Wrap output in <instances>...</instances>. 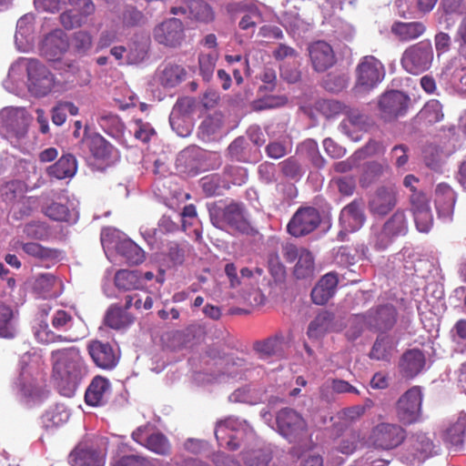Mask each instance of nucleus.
I'll use <instances>...</instances> for the list:
<instances>
[{
    "label": "nucleus",
    "instance_id": "1",
    "mask_svg": "<svg viewBox=\"0 0 466 466\" xmlns=\"http://www.w3.org/2000/svg\"><path fill=\"white\" fill-rule=\"evenodd\" d=\"M50 362L52 379L58 391L65 397H73L87 374L79 349L68 347L52 350Z\"/></svg>",
    "mask_w": 466,
    "mask_h": 466
},
{
    "label": "nucleus",
    "instance_id": "2",
    "mask_svg": "<svg viewBox=\"0 0 466 466\" xmlns=\"http://www.w3.org/2000/svg\"><path fill=\"white\" fill-rule=\"evenodd\" d=\"M31 210L39 209L46 217L57 222L75 224L78 220V203L65 193L50 191L31 199Z\"/></svg>",
    "mask_w": 466,
    "mask_h": 466
},
{
    "label": "nucleus",
    "instance_id": "3",
    "mask_svg": "<svg viewBox=\"0 0 466 466\" xmlns=\"http://www.w3.org/2000/svg\"><path fill=\"white\" fill-rule=\"evenodd\" d=\"M101 244L108 258L116 252L131 264H139L145 258V252L125 233L113 228H106L101 232Z\"/></svg>",
    "mask_w": 466,
    "mask_h": 466
},
{
    "label": "nucleus",
    "instance_id": "4",
    "mask_svg": "<svg viewBox=\"0 0 466 466\" xmlns=\"http://www.w3.org/2000/svg\"><path fill=\"white\" fill-rule=\"evenodd\" d=\"M396 317V310L391 305H384L370 310L369 315H355L349 320L346 336L350 340L360 337L364 328L387 329L390 327Z\"/></svg>",
    "mask_w": 466,
    "mask_h": 466
},
{
    "label": "nucleus",
    "instance_id": "5",
    "mask_svg": "<svg viewBox=\"0 0 466 466\" xmlns=\"http://www.w3.org/2000/svg\"><path fill=\"white\" fill-rule=\"evenodd\" d=\"M355 73L354 94L357 96H365L384 79L385 67L377 57L365 56L360 58Z\"/></svg>",
    "mask_w": 466,
    "mask_h": 466
},
{
    "label": "nucleus",
    "instance_id": "6",
    "mask_svg": "<svg viewBox=\"0 0 466 466\" xmlns=\"http://www.w3.org/2000/svg\"><path fill=\"white\" fill-rule=\"evenodd\" d=\"M419 179L413 175H407L403 185L411 192L410 197V211L412 212L417 229L428 233L433 225V215L428 198L420 191H417Z\"/></svg>",
    "mask_w": 466,
    "mask_h": 466
},
{
    "label": "nucleus",
    "instance_id": "7",
    "mask_svg": "<svg viewBox=\"0 0 466 466\" xmlns=\"http://www.w3.org/2000/svg\"><path fill=\"white\" fill-rule=\"evenodd\" d=\"M211 223L218 228L232 234H248L251 228L247 220L244 208L238 203H230L224 208H215L209 212Z\"/></svg>",
    "mask_w": 466,
    "mask_h": 466
},
{
    "label": "nucleus",
    "instance_id": "8",
    "mask_svg": "<svg viewBox=\"0 0 466 466\" xmlns=\"http://www.w3.org/2000/svg\"><path fill=\"white\" fill-rule=\"evenodd\" d=\"M215 436L219 446L231 451L239 447V441L255 439L252 429L245 420L231 417L217 424Z\"/></svg>",
    "mask_w": 466,
    "mask_h": 466
},
{
    "label": "nucleus",
    "instance_id": "9",
    "mask_svg": "<svg viewBox=\"0 0 466 466\" xmlns=\"http://www.w3.org/2000/svg\"><path fill=\"white\" fill-rule=\"evenodd\" d=\"M433 61V49L430 41H420L407 48L401 57L403 68L413 75L428 70Z\"/></svg>",
    "mask_w": 466,
    "mask_h": 466
},
{
    "label": "nucleus",
    "instance_id": "10",
    "mask_svg": "<svg viewBox=\"0 0 466 466\" xmlns=\"http://www.w3.org/2000/svg\"><path fill=\"white\" fill-rule=\"evenodd\" d=\"M405 438L406 431L400 425L381 422L372 429L368 441L376 449L389 451L400 446Z\"/></svg>",
    "mask_w": 466,
    "mask_h": 466
},
{
    "label": "nucleus",
    "instance_id": "11",
    "mask_svg": "<svg viewBox=\"0 0 466 466\" xmlns=\"http://www.w3.org/2000/svg\"><path fill=\"white\" fill-rule=\"evenodd\" d=\"M278 431L289 442H297L306 435L308 426L303 417L296 410L282 409L276 416Z\"/></svg>",
    "mask_w": 466,
    "mask_h": 466
},
{
    "label": "nucleus",
    "instance_id": "12",
    "mask_svg": "<svg viewBox=\"0 0 466 466\" xmlns=\"http://www.w3.org/2000/svg\"><path fill=\"white\" fill-rule=\"evenodd\" d=\"M283 257L288 262H295L294 275L297 279H307L313 276L315 271L314 258L310 251L293 244L283 246Z\"/></svg>",
    "mask_w": 466,
    "mask_h": 466
},
{
    "label": "nucleus",
    "instance_id": "13",
    "mask_svg": "<svg viewBox=\"0 0 466 466\" xmlns=\"http://www.w3.org/2000/svg\"><path fill=\"white\" fill-rule=\"evenodd\" d=\"M422 404L421 389L418 386L408 390L399 400L397 414L405 424L416 422L420 417Z\"/></svg>",
    "mask_w": 466,
    "mask_h": 466
},
{
    "label": "nucleus",
    "instance_id": "14",
    "mask_svg": "<svg viewBox=\"0 0 466 466\" xmlns=\"http://www.w3.org/2000/svg\"><path fill=\"white\" fill-rule=\"evenodd\" d=\"M410 98L403 92L391 90L384 93L379 99L380 116L387 121L405 115Z\"/></svg>",
    "mask_w": 466,
    "mask_h": 466
},
{
    "label": "nucleus",
    "instance_id": "15",
    "mask_svg": "<svg viewBox=\"0 0 466 466\" xmlns=\"http://www.w3.org/2000/svg\"><path fill=\"white\" fill-rule=\"evenodd\" d=\"M320 223L319 211L314 208H301L288 224V231L294 237H301L314 231Z\"/></svg>",
    "mask_w": 466,
    "mask_h": 466
},
{
    "label": "nucleus",
    "instance_id": "16",
    "mask_svg": "<svg viewBox=\"0 0 466 466\" xmlns=\"http://www.w3.org/2000/svg\"><path fill=\"white\" fill-rule=\"evenodd\" d=\"M72 9L60 15L62 25L71 30L84 25L87 17L95 12V5L92 0H67Z\"/></svg>",
    "mask_w": 466,
    "mask_h": 466
},
{
    "label": "nucleus",
    "instance_id": "17",
    "mask_svg": "<svg viewBox=\"0 0 466 466\" xmlns=\"http://www.w3.org/2000/svg\"><path fill=\"white\" fill-rule=\"evenodd\" d=\"M28 82L29 58L20 57L11 65L4 86L7 91L20 96L29 90Z\"/></svg>",
    "mask_w": 466,
    "mask_h": 466
},
{
    "label": "nucleus",
    "instance_id": "18",
    "mask_svg": "<svg viewBox=\"0 0 466 466\" xmlns=\"http://www.w3.org/2000/svg\"><path fill=\"white\" fill-rule=\"evenodd\" d=\"M153 36L158 44L165 46H178L185 38L184 25L177 18L167 19L155 27Z\"/></svg>",
    "mask_w": 466,
    "mask_h": 466
},
{
    "label": "nucleus",
    "instance_id": "19",
    "mask_svg": "<svg viewBox=\"0 0 466 466\" xmlns=\"http://www.w3.org/2000/svg\"><path fill=\"white\" fill-rule=\"evenodd\" d=\"M2 191L5 201L12 205L16 218H22L27 215L29 207L27 206L28 198L25 196L27 192L25 182L20 180L7 182Z\"/></svg>",
    "mask_w": 466,
    "mask_h": 466
},
{
    "label": "nucleus",
    "instance_id": "20",
    "mask_svg": "<svg viewBox=\"0 0 466 466\" xmlns=\"http://www.w3.org/2000/svg\"><path fill=\"white\" fill-rule=\"evenodd\" d=\"M441 79L461 93H466V58L458 56L443 66Z\"/></svg>",
    "mask_w": 466,
    "mask_h": 466
},
{
    "label": "nucleus",
    "instance_id": "21",
    "mask_svg": "<svg viewBox=\"0 0 466 466\" xmlns=\"http://www.w3.org/2000/svg\"><path fill=\"white\" fill-rule=\"evenodd\" d=\"M87 350L93 362L100 369L111 370L118 362V351L108 342L90 341Z\"/></svg>",
    "mask_w": 466,
    "mask_h": 466
},
{
    "label": "nucleus",
    "instance_id": "22",
    "mask_svg": "<svg viewBox=\"0 0 466 466\" xmlns=\"http://www.w3.org/2000/svg\"><path fill=\"white\" fill-rule=\"evenodd\" d=\"M398 203V192L393 187H380L370 197L369 210L374 216L383 217Z\"/></svg>",
    "mask_w": 466,
    "mask_h": 466
},
{
    "label": "nucleus",
    "instance_id": "23",
    "mask_svg": "<svg viewBox=\"0 0 466 466\" xmlns=\"http://www.w3.org/2000/svg\"><path fill=\"white\" fill-rule=\"evenodd\" d=\"M67 48L68 39L61 29H56L46 35L40 45L41 54L49 60H58Z\"/></svg>",
    "mask_w": 466,
    "mask_h": 466
},
{
    "label": "nucleus",
    "instance_id": "24",
    "mask_svg": "<svg viewBox=\"0 0 466 466\" xmlns=\"http://www.w3.org/2000/svg\"><path fill=\"white\" fill-rule=\"evenodd\" d=\"M68 462L71 466H105L106 456L86 444H79L69 454Z\"/></svg>",
    "mask_w": 466,
    "mask_h": 466
},
{
    "label": "nucleus",
    "instance_id": "25",
    "mask_svg": "<svg viewBox=\"0 0 466 466\" xmlns=\"http://www.w3.org/2000/svg\"><path fill=\"white\" fill-rule=\"evenodd\" d=\"M309 57L316 71L323 72L335 63V54L329 44L317 41L309 47Z\"/></svg>",
    "mask_w": 466,
    "mask_h": 466
},
{
    "label": "nucleus",
    "instance_id": "26",
    "mask_svg": "<svg viewBox=\"0 0 466 466\" xmlns=\"http://www.w3.org/2000/svg\"><path fill=\"white\" fill-rule=\"evenodd\" d=\"M32 69H34V75H31V95L35 96L47 95L54 86L53 76L45 66L33 59H31Z\"/></svg>",
    "mask_w": 466,
    "mask_h": 466
},
{
    "label": "nucleus",
    "instance_id": "27",
    "mask_svg": "<svg viewBox=\"0 0 466 466\" xmlns=\"http://www.w3.org/2000/svg\"><path fill=\"white\" fill-rule=\"evenodd\" d=\"M456 201L455 192L445 183L438 184L435 189V205L439 217L450 220Z\"/></svg>",
    "mask_w": 466,
    "mask_h": 466
},
{
    "label": "nucleus",
    "instance_id": "28",
    "mask_svg": "<svg viewBox=\"0 0 466 466\" xmlns=\"http://www.w3.org/2000/svg\"><path fill=\"white\" fill-rule=\"evenodd\" d=\"M241 459L246 466H276L272 461V451L260 442L245 448Z\"/></svg>",
    "mask_w": 466,
    "mask_h": 466
},
{
    "label": "nucleus",
    "instance_id": "29",
    "mask_svg": "<svg viewBox=\"0 0 466 466\" xmlns=\"http://www.w3.org/2000/svg\"><path fill=\"white\" fill-rule=\"evenodd\" d=\"M339 279L336 273L329 272L324 275L311 291V298L315 304L324 305L336 292Z\"/></svg>",
    "mask_w": 466,
    "mask_h": 466
},
{
    "label": "nucleus",
    "instance_id": "30",
    "mask_svg": "<svg viewBox=\"0 0 466 466\" xmlns=\"http://www.w3.org/2000/svg\"><path fill=\"white\" fill-rule=\"evenodd\" d=\"M173 15H189L195 19L203 22L209 23L214 19V12L211 7L198 0H187L186 6H174L171 8Z\"/></svg>",
    "mask_w": 466,
    "mask_h": 466
},
{
    "label": "nucleus",
    "instance_id": "31",
    "mask_svg": "<svg viewBox=\"0 0 466 466\" xmlns=\"http://www.w3.org/2000/svg\"><path fill=\"white\" fill-rule=\"evenodd\" d=\"M369 125L367 116L358 109H351L348 112V117L339 125L340 131L348 136L352 141H359L361 138L360 131L365 129Z\"/></svg>",
    "mask_w": 466,
    "mask_h": 466
},
{
    "label": "nucleus",
    "instance_id": "32",
    "mask_svg": "<svg viewBox=\"0 0 466 466\" xmlns=\"http://www.w3.org/2000/svg\"><path fill=\"white\" fill-rule=\"evenodd\" d=\"M109 393V380L102 377H96L86 391L85 400L90 406H101L106 402Z\"/></svg>",
    "mask_w": 466,
    "mask_h": 466
},
{
    "label": "nucleus",
    "instance_id": "33",
    "mask_svg": "<svg viewBox=\"0 0 466 466\" xmlns=\"http://www.w3.org/2000/svg\"><path fill=\"white\" fill-rule=\"evenodd\" d=\"M92 155L107 163H113L118 158V151L102 136L96 134L87 139Z\"/></svg>",
    "mask_w": 466,
    "mask_h": 466
},
{
    "label": "nucleus",
    "instance_id": "34",
    "mask_svg": "<svg viewBox=\"0 0 466 466\" xmlns=\"http://www.w3.org/2000/svg\"><path fill=\"white\" fill-rule=\"evenodd\" d=\"M339 221L347 231L353 232L360 229L365 221V216L360 204L353 201L345 207L340 212Z\"/></svg>",
    "mask_w": 466,
    "mask_h": 466
},
{
    "label": "nucleus",
    "instance_id": "35",
    "mask_svg": "<svg viewBox=\"0 0 466 466\" xmlns=\"http://www.w3.org/2000/svg\"><path fill=\"white\" fill-rule=\"evenodd\" d=\"M345 393L358 395L360 391L348 381L339 379L327 380L319 388L320 398L328 402L334 400V394Z\"/></svg>",
    "mask_w": 466,
    "mask_h": 466
},
{
    "label": "nucleus",
    "instance_id": "36",
    "mask_svg": "<svg viewBox=\"0 0 466 466\" xmlns=\"http://www.w3.org/2000/svg\"><path fill=\"white\" fill-rule=\"evenodd\" d=\"M58 250L31 242V266L50 268L60 259Z\"/></svg>",
    "mask_w": 466,
    "mask_h": 466
},
{
    "label": "nucleus",
    "instance_id": "37",
    "mask_svg": "<svg viewBox=\"0 0 466 466\" xmlns=\"http://www.w3.org/2000/svg\"><path fill=\"white\" fill-rule=\"evenodd\" d=\"M76 170V159L71 154L63 155L54 165L47 167L48 175L57 179L72 178Z\"/></svg>",
    "mask_w": 466,
    "mask_h": 466
},
{
    "label": "nucleus",
    "instance_id": "38",
    "mask_svg": "<svg viewBox=\"0 0 466 466\" xmlns=\"http://www.w3.org/2000/svg\"><path fill=\"white\" fill-rule=\"evenodd\" d=\"M400 259L403 261V268L407 274L423 275L429 267V261L411 248H404L400 254Z\"/></svg>",
    "mask_w": 466,
    "mask_h": 466
},
{
    "label": "nucleus",
    "instance_id": "39",
    "mask_svg": "<svg viewBox=\"0 0 466 466\" xmlns=\"http://www.w3.org/2000/svg\"><path fill=\"white\" fill-rule=\"evenodd\" d=\"M425 25L421 22H397L391 26L392 34L400 41H411L420 37L425 32Z\"/></svg>",
    "mask_w": 466,
    "mask_h": 466
},
{
    "label": "nucleus",
    "instance_id": "40",
    "mask_svg": "<svg viewBox=\"0 0 466 466\" xmlns=\"http://www.w3.org/2000/svg\"><path fill=\"white\" fill-rule=\"evenodd\" d=\"M425 365V357L419 350L407 351L400 361V368L407 377H414L422 370Z\"/></svg>",
    "mask_w": 466,
    "mask_h": 466
},
{
    "label": "nucleus",
    "instance_id": "41",
    "mask_svg": "<svg viewBox=\"0 0 466 466\" xmlns=\"http://www.w3.org/2000/svg\"><path fill=\"white\" fill-rule=\"evenodd\" d=\"M60 282L51 273L39 274L34 282V291L43 298L56 297Z\"/></svg>",
    "mask_w": 466,
    "mask_h": 466
},
{
    "label": "nucleus",
    "instance_id": "42",
    "mask_svg": "<svg viewBox=\"0 0 466 466\" xmlns=\"http://www.w3.org/2000/svg\"><path fill=\"white\" fill-rule=\"evenodd\" d=\"M115 285L122 290L142 289L143 280L138 270H118L115 275Z\"/></svg>",
    "mask_w": 466,
    "mask_h": 466
},
{
    "label": "nucleus",
    "instance_id": "43",
    "mask_svg": "<svg viewBox=\"0 0 466 466\" xmlns=\"http://www.w3.org/2000/svg\"><path fill=\"white\" fill-rule=\"evenodd\" d=\"M185 76V69L177 65H167L157 74L158 82L167 87L176 86L183 81Z\"/></svg>",
    "mask_w": 466,
    "mask_h": 466
},
{
    "label": "nucleus",
    "instance_id": "44",
    "mask_svg": "<svg viewBox=\"0 0 466 466\" xmlns=\"http://www.w3.org/2000/svg\"><path fill=\"white\" fill-rule=\"evenodd\" d=\"M70 413L67 408L63 404H57L47 410L41 417V422L46 429L58 427L66 423L69 419Z\"/></svg>",
    "mask_w": 466,
    "mask_h": 466
},
{
    "label": "nucleus",
    "instance_id": "45",
    "mask_svg": "<svg viewBox=\"0 0 466 466\" xmlns=\"http://www.w3.org/2000/svg\"><path fill=\"white\" fill-rule=\"evenodd\" d=\"M334 330L333 316L327 312H320L309 325L308 335L310 338L318 339L327 332Z\"/></svg>",
    "mask_w": 466,
    "mask_h": 466
},
{
    "label": "nucleus",
    "instance_id": "46",
    "mask_svg": "<svg viewBox=\"0 0 466 466\" xmlns=\"http://www.w3.org/2000/svg\"><path fill=\"white\" fill-rule=\"evenodd\" d=\"M34 336L36 341L42 344H49L61 341H74L76 339L56 334L55 331L49 329L47 322L44 320H40L35 326Z\"/></svg>",
    "mask_w": 466,
    "mask_h": 466
},
{
    "label": "nucleus",
    "instance_id": "47",
    "mask_svg": "<svg viewBox=\"0 0 466 466\" xmlns=\"http://www.w3.org/2000/svg\"><path fill=\"white\" fill-rule=\"evenodd\" d=\"M248 371V364L244 360L237 359L231 362H228L226 370L218 378L216 379L218 382H228L230 380H241L247 378Z\"/></svg>",
    "mask_w": 466,
    "mask_h": 466
},
{
    "label": "nucleus",
    "instance_id": "48",
    "mask_svg": "<svg viewBox=\"0 0 466 466\" xmlns=\"http://www.w3.org/2000/svg\"><path fill=\"white\" fill-rule=\"evenodd\" d=\"M411 445L415 451L414 458L419 462L432 455L433 444L431 439L424 433H418L411 438Z\"/></svg>",
    "mask_w": 466,
    "mask_h": 466
},
{
    "label": "nucleus",
    "instance_id": "49",
    "mask_svg": "<svg viewBox=\"0 0 466 466\" xmlns=\"http://www.w3.org/2000/svg\"><path fill=\"white\" fill-rule=\"evenodd\" d=\"M386 229L395 238L404 236L408 232L409 222L404 210L398 209L385 223Z\"/></svg>",
    "mask_w": 466,
    "mask_h": 466
},
{
    "label": "nucleus",
    "instance_id": "50",
    "mask_svg": "<svg viewBox=\"0 0 466 466\" xmlns=\"http://www.w3.org/2000/svg\"><path fill=\"white\" fill-rule=\"evenodd\" d=\"M224 126V117L221 113H214L206 117L199 126V133L203 137H211L221 132Z\"/></svg>",
    "mask_w": 466,
    "mask_h": 466
},
{
    "label": "nucleus",
    "instance_id": "51",
    "mask_svg": "<svg viewBox=\"0 0 466 466\" xmlns=\"http://www.w3.org/2000/svg\"><path fill=\"white\" fill-rule=\"evenodd\" d=\"M132 317L121 308L112 306L106 315V323L112 329H119L132 323Z\"/></svg>",
    "mask_w": 466,
    "mask_h": 466
},
{
    "label": "nucleus",
    "instance_id": "52",
    "mask_svg": "<svg viewBox=\"0 0 466 466\" xmlns=\"http://www.w3.org/2000/svg\"><path fill=\"white\" fill-rule=\"evenodd\" d=\"M255 349L261 359L279 357L282 352V339L279 337L268 338L264 341L257 342Z\"/></svg>",
    "mask_w": 466,
    "mask_h": 466
},
{
    "label": "nucleus",
    "instance_id": "53",
    "mask_svg": "<svg viewBox=\"0 0 466 466\" xmlns=\"http://www.w3.org/2000/svg\"><path fill=\"white\" fill-rule=\"evenodd\" d=\"M110 466H170V464L157 459L149 461L140 456L129 455L114 459Z\"/></svg>",
    "mask_w": 466,
    "mask_h": 466
},
{
    "label": "nucleus",
    "instance_id": "54",
    "mask_svg": "<svg viewBox=\"0 0 466 466\" xmlns=\"http://www.w3.org/2000/svg\"><path fill=\"white\" fill-rule=\"evenodd\" d=\"M395 236L390 234L389 230L386 229V226L382 228L373 227L371 229V235L370 238V244L377 250L386 249L394 240Z\"/></svg>",
    "mask_w": 466,
    "mask_h": 466
},
{
    "label": "nucleus",
    "instance_id": "55",
    "mask_svg": "<svg viewBox=\"0 0 466 466\" xmlns=\"http://www.w3.org/2000/svg\"><path fill=\"white\" fill-rule=\"evenodd\" d=\"M15 43L20 52H27L29 48V19L26 15L17 21Z\"/></svg>",
    "mask_w": 466,
    "mask_h": 466
},
{
    "label": "nucleus",
    "instance_id": "56",
    "mask_svg": "<svg viewBox=\"0 0 466 466\" xmlns=\"http://www.w3.org/2000/svg\"><path fill=\"white\" fill-rule=\"evenodd\" d=\"M13 317L12 309L0 302V337L10 339L15 336V329L12 324Z\"/></svg>",
    "mask_w": 466,
    "mask_h": 466
},
{
    "label": "nucleus",
    "instance_id": "57",
    "mask_svg": "<svg viewBox=\"0 0 466 466\" xmlns=\"http://www.w3.org/2000/svg\"><path fill=\"white\" fill-rule=\"evenodd\" d=\"M420 116L430 124L441 121L444 116L441 104L436 99L428 101L420 110Z\"/></svg>",
    "mask_w": 466,
    "mask_h": 466
},
{
    "label": "nucleus",
    "instance_id": "58",
    "mask_svg": "<svg viewBox=\"0 0 466 466\" xmlns=\"http://www.w3.org/2000/svg\"><path fill=\"white\" fill-rule=\"evenodd\" d=\"M145 447L159 455H167L170 451L168 440L159 432L152 433L147 437Z\"/></svg>",
    "mask_w": 466,
    "mask_h": 466
},
{
    "label": "nucleus",
    "instance_id": "59",
    "mask_svg": "<svg viewBox=\"0 0 466 466\" xmlns=\"http://www.w3.org/2000/svg\"><path fill=\"white\" fill-rule=\"evenodd\" d=\"M389 167L387 165H382L378 162H370L367 165L364 174L360 178V183L363 187H369L371 183H373L376 179L381 177L387 170Z\"/></svg>",
    "mask_w": 466,
    "mask_h": 466
},
{
    "label": "nucleus",
    "instance_id": "60",
    "mask_svg": "<svg viewBox=\"0 0 466 466\" xmlns=\"http://www.w3.org/2000/svg\"><path fill=\"white\" fill-rule=\"evenodd\" d=\"M359 436L355 432H349L343 435L337 442L333 451H338L344 455L352 454L358 446Z\"/></svg>",
    "mask_w": 466,
    "mask_h": 466
},
{
    "label": "nucleus",
    "instance_id": "61",
    "mask_svg": "<svg viewBox=\"0 0 466 466\" xmlns=\"http://www.w3.org/2000/svg\"><path fill=\"white\" fill-rule=\"evenodd\" d=\"M92 35L86 31H77L72 38L74 49L81 55H86L92 47Z\"/></svg>",
    "mask_w": 466,
    "mask_h": 466
},
{
    "label": "nucleus",
    "instance_id": "62",
    "mask_svg": "<svg viewBox=\"0 0 466 466\" xmlns=\"http://www.w3.org/2000/svg\"><path fill=\"white\" fill-rule=\"evenodd\" d=\"M126 63L127 65H137L142 62L147 56V46L139 43H132L127 47Z\"/></svg>",
    "mask_w": 466,
    "mask_h": 466
},
{
    "label": "nucleus",
    "instance_id": "63",
    "mask_svg": "<svg viewBox=\"0 0 466 466\" xmlns=\"http://www.w3.org/2000/svg\"><path fill=\"white\" fill-rule=\"evenodd\" d=\"M126 308L130 309L135 307L137 309H150L153 306L152 298L147 293L138 294L135 293L133 295H127L126 297Z\"/></svg>",
    "mask_w": 466,
    "mask_h": 466
},
{
    "label": "nucleus",
    "instance_id": "64",
    "mask_svg": "<svg viewBox=\"0 0 466 466\" xmlns=\"http://www.w3.org/2000/svg\"><path fill=\"white\" fill-rule=\"evenodd\" d=\"M345 109V106L337 100H323L319 103V110L327 118L334 117Z\"/></svg>",
    "mask_w": 466,
    "mask_h": 466
}]
</instances>
